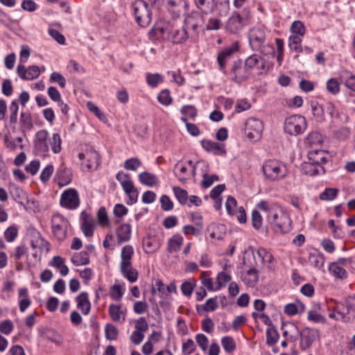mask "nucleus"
I'll return each mask as SVG.
<instances>
[{"label":"nucleus","instance_id":"nucleus-2","mask_svg":"<svg viewBox=\"0 0 355 355\" xmlns=\"http://www.w3.org/2000/svg\"><path fill=\"white\" fill-rule=\"evenodd\" d=\"M136 22L141 27L148 26L152 21V11L144 0H135L131 3Z\"/></svg>","mask_w":355,"mask_h":355},{"label":"nucleus","instance_id":"nucleus-38","mask_svg":"<svg viewBox=\"0 0 355 355\" xmlns=\"http://www.w3.org/2000/svg\"><path fill=\"white\" fill-rule=\"evenodd\" d=\"M142 163L137 157H131L125 161L123 167L128 171H136L141 166Z\"/></svg>","mask_w":355,"mask_h":355},{"label":"nucleus","instance_id":"nucleus-19","mask_svg":"<svg viewBox=\"0 0 355 355\" xmlns=\"http://www.w3.org/2000/svg\"><path fill=\"white\" fill-rule=\"evenodd\" d=\"M121 272L130 282H135L138 279V272L132 267V263L121 262Z\"/></svg>","mask_w":355,"mask_h":355},{"label":"nucleus","instance_id":"nucleus-5","mask_svg":"<svg viewBox=\"0 0 355 355\" xmlns=\"http://www.w3.org/2000/svg\"><path fill=\"white\" fill-rule=\"evenodd\" d=\"M306 127V120L301 115H292L287 117L285 120V131L291 135L297 136L302 134Z\"/></svg>","mask_w":355,"mask_h":355},{"label":"nucleus","instance_id":"nucleus-47","mask_svg":"<svg viewBox=\"0 0 355 355\" xmlns=\"http://www.w3.org/2000/svg\"><path fill=\"white\" fill-rule=\"evenodd\" d=\"M196 285V281H185L181 285V291L185 296H190L193 291V287Z\"/></svg>","mask_w":355,"mask_h":355},{"label":"nucleus","instance_id":"nucleus-33","mask_svg":"<svg viewBox=\"0 0 355 355\" xmlns=\"http://www.w3.org/2000/svg\"><path fill=\"white\" fill-rule=\"evenodd\" d=\"M290 30L291 32L293 34V35H299L301 38L305 35L306 33V27L304 23L298 20L292 23Z\"/></svg>","mask_w":355,"mask_h":355},{"label":"nucleus","instance_id":"nucleus-9","mask_svg":"<svg viewBox=\"0 0 355 355\" xmlns=\"http://www.w3.org/2000/svg\"><path fill=\"white\" fill-rule=\"evenodd\" d=\"M300 336V346L302 350L310 348L320 337L319 331L316 329L306 327L299 333Z\"/></svg>","mask_w":355,"mask_h":355},{"label":"nucleus","instance_id":"nucleus-61","mask_svg":"<svg viewBox=\"0 0 355 355\" xmlns=\"http://www.w3.org/2000/svg\"><path fill=\"white\" fill-rule=\"evenodd\" d=\"M53 166L51 164L47 165L40 174V180L42 182H48L53 172Z\"/></svg>","mask_w":355,"mask_h":355},{"label":"nucleus","instance_id":"nucleus-53","mask_svg":"<svg viewBox=\"0 0 355 355\" xmlns=\"http://www.w3.org/2000/svg\"><path fill=\"white\" fill-rule=\"evenodd\" d=\"M146 82L147 83L152 87H156L159 83L163 82L162 76L156 73H148L146 76Z\"/></svg>","mask_w":355,"mask_h":355},{"label":"nucleus","instance_id":"nucleus-6","mask_svg":"<svg viewBox=\"0 0 355 355\" xmlns=\"http://www.w3.org/2000/svg\"><path fill=\"white\" fill-rule=\"evenodd\" d=\"M69 225V220L60 214H55L51 218V227L54 236L60 241H62L67 237V228Z\"/></svg>","mask_w":355,"mask_h":355},{"label":"nucleus","instance_id":"nucleus-40","mask_svg":"<svg viewBox=\"0 0 355 355\" xmlns=\"http://www.w3.org/2000/svg\"><path fill=\"white\" fill-rule=\"evenodd\" d=\"M105 338L107 340H116L119 334V330L114 325L112 324H107L105 326Z\"/></svg>","mask_w":355,"mask_h":355},{"label":"nucleus","instance_id":"nucleus-31","mask_svg":"<svg viewBox=\"0 0 355 355\" xmlns=\"http://www.w3.org/2000/svg\"><path fill=\"white\" fill-rule=\"evenodd\" d=\"M215 3L214 10H216L219 15L223 16L228 13L230 10L229 0H215Z\"/></svg>","mask_w":355,"mask_h":355},{"label":"nucleus","instance_id":"nucleus-42","mask_svg":"<svg viewBox=\"0 0 355 355\" xmlns=\"http://www.w3.org/2000/svg\"><path fill=\"white\" fill-rule=\"evenodd\" d=\"M170 28H171L168 24L157 26L156 27H153L150 30V34L153 33L156 37H164L165 34L168 36V32L170 31Z\"/></svg>","mask_w":355,"mask_h":355},{"label":"nucleus","instance_id":"nucleus-15","mask_svg":"<svg viewBox=\"0 0 355 355\" xmlns=\"http://www.w3.org/2000/svg\"><path fill=\"white\" fill-rule=\"evenodd\" d=\"M49 132L46 130H40L35 134V139L34 140V146L36 150L40 153H47L49 150L47 144V138Z\"/></svg>","mask_w":355,"mask_h":355},{"label":"nucleus","instance_id":"nucleus-13","mask_svg":"<svg viewBox=\"0 0 355 355\" xmlns=\"http://www.w3.org/2000/svg\"><path fill=\"white\" fill-rule=\"evenodd\" d=\"M322 153L320 150H315L314 152H311L309 154V162L305 163L303 166V169L304 170V173L306 175H316L320 173L319 168H321L324 173V169L322 166H319V161L315 159L316 155H319Z\"/></svg>","mask_w":355,"mask_h":355},{"label":"nucleus","instance_id":"nucleus-44","mask_svg":"<svg viewBox=\"0 0 355 355\" xmlns=\"http://www.w3.org/2000/svg\"><path fill=\"white\" fill-rule=\"evenodd\" d=\"M260 60H263L257 54H253L249 56L245 61V65L248 71L251 73L252 69L256 67Z\"/></svg>","mask_w":355,"mask_h":355},{"label":"nucleus","instance_id":"nucleus-12","mask_svg":"<svg viewBox=\"0 0 355 355\" xmlns=\"http://www.w3.org/2000/svg\"><path fill=\"white\" fill-rule=\"evenodd\" d=\"M248 40L250 47L254 51H262L261 48L266 40L265 32L259 28H254L249 33Z\"/></svg>","mask_w":355,"mask_h":355},{"label":"nucleus","instance_id":"nucleus-45","mask_svg":"<svg viewBox=\"0 0 355 355\" xmlns=\"http://www.w3.org/2000/svg\"><path fill=\"white\" fill-rule=\"evenodd\" d=\"M61 143L62 140L58 133L53 134L52 139L50 141L52 151L54 153H59L61 151Z\"/></svg>","mask_w":355,"mask_h":355},{"label":"nucleus","instance_id":"nucleus-55","mask_svg":"<svg viewBox=\"0 0 355 355\" xmlns=\"http://www.w3.org/2000/svg\"><path fill=\"white\" fill-rule=\"evenodd\" d=\"M180 112L183 116L193 119L197 116L198 110L193 105H184L181 108Z\"/></svg>","mask_w":355,"mask_h":355},{"label":"nucleus","instance_id":"nucleus-24","mask_svg":"<svg viewBox=\"0 0 355 355\" xmlns=\"http://www.w3.org/2000/svg\"><path fill=\"white\" fill-rule=\"evenodd\" d=\"M226 227L222 224H212L208 227L207 231L213 239L222 240L225 235Z\"/></svg>","mask_w":355,"mask_h":355},{"label":"nucleus","instance_id":"nucleus-18","mask_svg":"<svg viewBox=\"0 0 355 355\" xmlns=\"http://www.w3.org/2000/svg\"><path fill=\"white\" fill-rule=\"evenodd\" d=\"M201 145L206 151L214 155H224L226 154L225 146L223 144L204 139L201 141Z\"/></svg>","mask_w":355,"mask_h":355},{"label":"nucleus","instance_id":"nucleus-28","mask_svg":"<svg viewBox=\"0 0 355 355\" xmlns=\"http://www.w3.org/2000/svg\"><path fill=\"white\" fill-rule=\"evenodd\" d=\"M71 261L75 266L87 265L89 263V254L86 251L75 253L72 256Z\"/></svg>","mask_w":355,"mask_h":355},{"label":"nucleus","instance_id":"nucleus-50","mask_svg":"<svg viewBox=\"0 0 355 355\" xmlns=\"http://www.w3.org/2000/svg\"><path fill=\"white\" fill-rule=\"evenodd\" d=\"M18 230L15 225H10L4 232V237L7 242H12L17 236Z\"/></svg>","mask_w":355,"mask_h":355},{"label":"nucleus","instance_id":"nucleus-56","mask_svg":"<svg viewBox=\"0 0 355 355\" xmlns=\"http://www.w3.org/2000/svg\"><path fill=\"white\" fill-rule=\"evenodd\" d=\"M10 122L15 124L17 121V112L19 109L18 104L16 101H12L10 105Z\"/></svg>","mask_w":355,"mask_h":355},{"label":"nucleus","instance_id":"nucleus-32","mask_svg":"<svg viewBox=\"0 0 355 355\" xmlns=\"http://www.w3.org/2000/svg\"><path fill=\"white\" fill-rule=\"evenodd\" d=\"M279 335L275 326L268 327L266 331V343L269 346L275 345L278 341Z\"/></svg>","mask_w":355,"mask_h":355},{"label":"nucleus","instance_id":"nucleus-59","mask_svg":"<svg viewBox=\"0 0 355 355\" xmlns=\"http://www.w3.org/2000/svg\"><path fill=\"white\" fill-rule=\"evenodd\" d=\"M324 112H326L331 119L338 116V110L331 102H326L323 104Z\"/></svg>","mask_w":355,"mask_h":355},{"label":"nucleus","instance_id":"nucleus-52","mask_svg":"<svg viewBox=\"0 0 355 355\" xmlns=\"http://www.w3.org/2000/svg\"><path fill=\"white\" fill-rule=\"evenodd\" d=\"M202 178L203 180L201 182V186L206 189L210 187L214 182L219 180V178L217 175H209L207 173H205Z\"/></svg>","mask_w":355,"mask_h":355},{"label":"nucleus","instance_id":"nucleus-1","mask_svg":"<svg viewBox=\"0 0 355 355\" xmlns=\"http://www.w3.org/2000/svg\"><path fill=\"white\" fill-rule=\"evenodd\" d=\"M266 218L275 232L284 234L291 231V219L281 207L274 206V209H270Z\"/></svg>","mask_w":355,"mask_h":355},{"label":"nucleus","instance_id":"nucleus-48","mask_svg":"<svg viewBox=\"0 0 355 355\" xmlns=\"http://www.w3.org/2000/svg\"><path fill=\"white\" fill-rule=\"evenodd\" d=\"M311 109L313 114L318 119V121H322L324 120L323 104L320 105L318 103H312Z\"/></svg>","mask_w":355,"mask_h":355},{"label":"nucleus","instance_id":"nucleus-26","mask_svg":"<svg viewBox=\"0 0 355 355\" xmlns=\"http://www.w3.org/2000/svg\"><path fill=\"white\" fill-rule=\"evenodd\" d=\"M182 243V236L180 234H175L168 241L167 251L170 253L178 252Z\"/></svg>","mask_w":355,"mask_h":355},{"label":"nucleus","instance_id":"nucleus-63","mask_svg":"<svg viewBox=\"0 0 355 355\" xmlns=\"http://www.w3.org/2000/svg\"><path fill=\"white\" fill-rule=\"evenodd\" d=\"M135 330L144 333L148 329V324L145 318L141 317L135 322Z\"/></svg>","mask_w":355,"mask_h":355},{"label":"nucleus","instance_id":"nucleus-37","mask_svg":"<svg viewBox=\"0 0 355 355\" xmlns=\"http://www.w3.org/2000/svg\"><path fill=\"white\" fill-rule=\"evenodd\" d=\"M221 344L227 353H232L236 349V343L233 338L230 336L223 337L221 340Z\"/></svg>","mask_w":355,"mask_h":355},{"label":"nucleus","instance_id":"nucleus-17","mask_svg":"<svg viewBox=\"0 0 355 355\" xmlns=\"http://www.w3.org/2000/svg\"><path fill=\"white\" fill-rule=\"evenodd\" d=\"M83 222L81 223V230L86 237H91L94 234V219L89 214L85 211L81 213Z\"/></svg>","mask_w":355,"mask_h":355},{"label":"nucleus","instance_id":"nucleus-46","mask_svg":"<svg viewBox=\"0 0 355 355\" xmlns=\"http://www.w3.org/2000/svg\"><path fill=\"white\" fill-rule=\"evenodd\" d=\"M158 101L164 105H169L172 102V97L168 89L161 91L157 96Z\"/></svg>","mask_w":355,"mask_h":355},{"label":"nucleus","instance_id":"nucleus-29","mask_svg":"<svg viewBox=\"0 0 355 355\" xmlns=\"http://www.w3.org/2000/svg\"><path fill=\"white\" fill-rule=\"evenodd\" d=\"M142 243L145 252L148 254L155 252L159 248V243L150 236L146 238H144Z\"/></svg>","mask_w":355,"mask_h":355},{"label":"nucleus","instance_id":"nucleus-41","mask_svg":"<svg viewBox=\"0 0 355 355\" xmlns=\"http://www.w3.org/2000/svg\"><path fill=\"white\" fill-rule=\"evenodd\" d=\"M134 254V250L132 245H127L122 248L121 257V262L132 263L131 259Z\"/></svg>","mask_w":355,"mask_h":355},{"label":"nucleus","instance_id":"nucleus-16","mask_svg":"<svg viewBox=\"0 0 355 355\" xmlns=\"http://www.w3.org/2000/svg\"><path fill=\"white\" fill-rule=\"evenodd\" d=\"M121 187L128 196L127 204L132 205L136 203L138 198V191L135 187L133 182L130 179L126 180L125 182H122Z\"/></svg>","mask_w":355,"mask_h":355},{"label":"nucleus","instance_id":"nucleus-64","mask_svg":"<svg viewBox=\"0 0 355 355\" xmlns=\"http://www.w3.org/2000/svg\"><path fill=\"white\" fill-rule=\"evenodd\" d=\"M13 328V324L10 320H6L0 323V331L5 335L10 334Z\"/></svg>","mask_w":355,"mask_h":355},{"label":"nucleus","instance_id":"nucleus-25","mask_svg":"<svg viewBox=\"0 0 355 355\" xmlns=\"http://www.w3.org/2000/svg\"><path fill=\"white\" fill-rule=\"evenodd\" d=\"M87 155V168L88 170L96 169L100 164L99 154L94 149L86 151Z\"/></svg>","mask_w":355,"mask_h":355},{"label":"nucleus","instance_id":"nucleus-35","mask_svg":"<svg viewBox=\"0 0 355 355\" xmlns=\"http://www.w3.org/2000/svg\"><path fill=\"white\" fill-rule=\"evenodd\" d=\"M302 38L299 35H291L288 38V46L290 49L297 53L302 52Z\"/></svg>","mask_w":355,"mask_h":355},{"label":"nucleus","instance_id":"nucleus-34","mask_svg":"<svg viewBox=\"0 0 355 355\" xmlns=\"http://www.w3.org/2000/svg\"><path fill=\"white\" fill-rule=\"evenodd\" d=\"M187 33L184 29L182 30H173L170 28V31L168 32V37L170 35L172 36L173 42L174 43L178 44L182 43L185 41Z\"/></svg>","mask_w":355,"mask_h":355},{"label":"nucleus","instance_id":"nucleus-23","mask_svg":"<svg viewBox=\"0 0 355 355\" xmlns=\"http://www.w3.org/2000/svg\"><path fill=\"white\" fill-rule=\"evenodd\" d=\"M77 307L80 309L83 314L87 315L91 309V304L88 298V293L86 292L80 293L76 298Z\"/></svg>","mask_w":355,"mask_h":355},{"label":"nucleus","instance_id":"nucleus-27","mask_svg":"<svg viewBox=\"0 0 355 355\" xmlns=\"http://www.w3.org/2000/svg\"><path fill=\"white\" fill-rule=\"evenodd\" d=\"M141 184L153 187L157 184V178L155 175L149 172H142L138 175Z\"/></svg>","mask_w":355,"mask_h":355},{"label":"nucleus","instance_id":"nucleus-39","mask_svg":"<svg viewBox=\"0 0 355 355\" xmlns=\"http://www.w3.org/2000/svg\"><path fill=\"white\" fill-rule=\"evenodd\" d=\"M174 194L181 205H185L188 201V193L185 189L178 187H173Z\"/></svg>","mask_w":355,"mask_h":355},{"label":"nucleus","instance_id":"nucleus-20","mask_svg":"<svg viewBox=\"0 0 355 355\" xmlns=\"http://www.w3.org/2000/svg\"><path fill=\"white\" fill-rule=\"evenodd\" d=\"M70 171L64 165H61L55 174V180L60 187L69 184L71 181Z\"/></svg>","mask_w":355,"mask_h":355},{"label":"nucleus","instance_id":"nucleus-8","mask_svg":"<svg viewBox=\"0 0 355 355\" xmlns=\"http://www.w3.org/2000/svg\"><path fill=\"white\" fill-rule=\"evenodd\" d=\"M230 75L233 81L241 83L248 78L250 72L246 68V66L242 60L239 59L234 61L231 67Z\"/></svg>","mask_w":355,"mask_h":355},{"label":"nucleus","instance_id":"nucleus-21","mask_svg":"<svg viewBox=\"0 0 355 355\" xmlns=\"http://www.w3.org/2000/svg\"><path fill=\"white\" fill-rule=\"evenodd\" d=\"M131 232V225L129 223L121 224L116 231L118 243L121 244L130 241Z\"/></svg>","mask_w":355,"mask_h":355},{"label":"nucleus","instance_id":"nucleus-3","mask_svg":"<svg viewBox=\"0 0 355 355\" xmlns=\"http://www.w3.org/2000/svg\"><path fill=\"white\" fill-rule=\"evenodd\" d=\"M263 173L266 179L270 181H279L285 178L288 174L286 165L277 160H268L262 166Z\"/></svg>","mask_w":355,"mask_h":355},{"label":"nucleus","instance_id":"nucleus-4","mask_svg":"<svg viewBox=\"0 0 355 355\" xmlns=\"http://www.w3.org/2000/svg\"><path fill=\"white\" fill-rule=\"evenodd\" d=\"M249 15L250 12L246 8L243 10L242 14L234 12L225 24V30L232 34L239 33L245 26V21L249 18Z\"/></svg>","mask_w":355,"mask_h":355},{"label":"nucleus","instance_id":"nucleus-54","mask_svg":"<svg viewBox=\"0 0 355 355\" xmlns=\"http://www.w3.org/2000/svg\"><path fill=\"white\" fill-rule=\"evenodd\" d=\"M322 141V140L321 135L316 131L310 132L306 138V142L311 146L320 144Z\"/></svg>","mask_w":355,"mask_h":355},{"label":"nucleus","instance_id":"nucleus-51","mask_svg":"<svg viewBox=\"0 0 355 355\" xmlns=\"http://www.w3.org/2000/svg\"><path fill=\"white\" fill-rule=\"evenodd\" d=\"M215 0H201V13L208 14L214 11Z\"/></svg>","mask_w":355,"mask_h":355},{"label":"nucleus","instance_id":"nucleus-43","mask_svg":"<svg viewBox=\"0 0 355 355\" xmlns=\"http://www.w3.org/2000/svg\"><path fill=\"white\" fill-rule=\"evenodd\" d=\"M338 189L335 188H327L320 195V199L322 200H332L338 195Z\"/></svg>","mask_w":355,"mask_h":355},{"label":"nucleus","instance_id":"nucleus-7","mask_svg":"<svg viewBox=\"0 0 355 355\" xmlns=\"http://www.w3.org/2000/svg\"><path fill=\"white\" fill-rule=\"evenodd\" d=\"M263 130L261 120L257 118H249L245 124V134L250 141L259 140Z\"/></svg>","mask_w":355,"mask_h":355},{"label":"nucleus","instance_id":"nucleus-22","mask_svg":"<svg viewBox=\"0 0 355 355\" xmlns=\"http://www.w3.org/2000/svg\"><path fill=\"white\" fill-rule=\"evenodd\" d=\"M20 130L25 135L26 131H30L33 128V119L28 111L21 112L19 117Z\"/></svg>","mask_w":355,"mask_h":355},{"label":"nucleus","instance_id":"nucleus-57","mask_svg":"<svg viewBox=\"0 0 355 355\" xmlns=\"http://www.w3.org/2000/svg\"><path fill=\"white\" fill-rule=\"evenodd\" d=\"M327 89L331 94L334 95L337 94L340 91V87L336 79H329L327 83Z\"/></svg>","mask_w":355,"mask_h":355},{"label":"nucleus","instance_id":"nucleus-36","mask_svg":"<svg viewBox=\"0 0 355 355\" xmlns=\"http://www.w3.org/2000/svg\"><path fill=\"white\" fill-rule=\"evenodd\" d=\"M341 78L345 80V86L353 92H355V75L352 74L349 71H343Z\"/></svg>","mask_w":355,"mask_h":355},{"label":"nucleus","instance_id":"nucleus-58","mask_svg":"<svg viewBox=\"0 0 355 355\" xmlns=\"http://www.w3.org/2000/svg\"><path fill=\"white\" fill-rule=\"evenodd\" d=\"M123 293L121 286L119 284H114L112 286L110 291L111 297L116 301H119L123 297Z\"/></svg>","mask_w":355,"mask_h":355},{"label":"nucleus","instance_id":"nucleus-62","mask_svg":"<svg viewBox=\"0 0 355 355\" xmlns=\"http://www.w3.org/2000/svg\"><path fill=\"white\" fill-rule=\"evenodd\" d=\"M252 225L256 230H259L262 225V216L257 210H253L252 214Z\"/></svg>","mask_w":355,"mask_h":355},{"label":"nucleus","instance_id":"nucleus-11","mask_svg":"<svg viewBox=\"0 0 355 355\" xmlns=\"http://www.w3.org/2000/svg\"><path fill=\"white\" fill-rule=\"evenodd\" d=\"M239 49V43L236 41L231 45L223 49L220 52L218 53L217 56V61L220 67V69L225 73L226 62L230 60L234 53L238 51Z\"/></svg>","mask_w":355,"mask_h":355},{"label":"nucleus","instance_id":"nucleus-10","mask_svg":"<svg viewBox=\"0 0 355 355\" xmlns=\"http://www.w3.org/2000/svg\"><path fill=\"white\" fill-rule=\"evenodd\" d=\"M80 204V199L78 191L75 189L65 190L60 198V205L63 207L74 209Z\"/></svg>","mask_w":355,"mask_h":355},{"label":"nucleus","instance_id":"nucleus-30","mask_svg":"<svg viewBox=\"0 0 355 355\" xmlns=\"http://www.w3.org/2000/svg\"><path fill=\"white\" fill-rule=\"evenodd\" d=\"M329 272L336 277L340 279H346L347 277V272L343 267H341L338 263L334 262L331 263L329 266Z\"/></svg>","mask_w":355,"mask_h":355},{"label":"nucleus","instance_id":"nucleus-60","mask_svg":"<svg viewBox=\"0 0 355 355\" xmlns=\"http://www.w3.org/2000/svg\"><path fill=\"white\" fill-rule=\"evenodd\" d=\"M221 26V21L220 19L214 17L209 18L205 25L206 30H218Z\"/></svg>","mask_w":355,"mask_h":355},{"label":"nucleus","instance_id":"nucleus-49","mask_svg":"<svg viewBox=\"0 0 355 355\" xmlns=\"http://www.w3.org/2000/svg\"><path fill=\"white\" fill-rule=\"evenodd\" d=\"M121 306L112 304L109 306L108 311L111 319L117 322L121 318V311L120 310Z\"/></svg>","mask_w":355,"mask_h":355},{"label":"nucleus","instance_id":"nucleus-14","mask_svg":"<svg viewBox=\"0 0 355 355\" xmlns=\"http://www.w3.org/2000/svg\"><path fill=\"white\" fill-rule=\"evenodd\" d=\"M18 76L23 80H31L38 78L41 71L38 66L32 65L26 68L23 64H19L17 68Z\"/></svg>","mask_w":355,"mask_h":355}]
</instances>
